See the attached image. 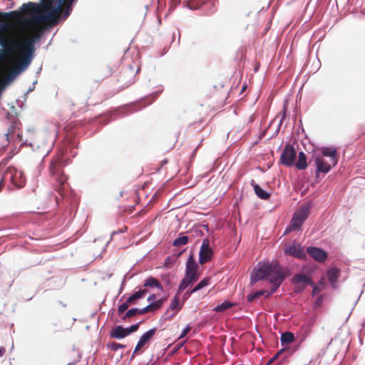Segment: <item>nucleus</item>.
I'll return each instance as SVG.
<instances>
[{"mask_svg": "<svg viewBox=\"0 0 365 365\" xmlns=\"http://www.w3.org/2000/svg\"><path fill=\"white\" fill-rule=\"evenodd\" d=\"M38 37L39 36L36 35L35 38L31 37L23 41H18L11 36H0V46L4 47V49L0 51V61L3 60L4 56H11L19 53L18 63L7 74L4 80V85L13 80L18 73L30 65L35 51V41Z\"/></svg>", "mask_w": 365, "mask_h": 365, "instance_id": "1", "label": "nucleus"}, {"mask_svg": "<svg viewBox=\"0 0 365 365\" xmlns=\"http://www.w3.org/2000/svg\"><path fill=\"white\" fill-rule=\"evenodd\" d=\"M63 4L61 3L58 6L46 9L43 6L44 11H48L45 15H38L40 11L39 6L36 3L29 2L21 6V11H13L9 13H0V21L8 19L18 20L22 15L31 16V21L34 24L46 23L50 26H55L58 24L59 16L61 13Z\"/></svg>", "mask_w": 365, "mask_h": 365, "instance_id": "2", "label": "nucleus"}, {"mask_svg": "<svg viewBox=\"0 0 365 365\" xmlns=\"http://www.w3.org/2000/svg\"><path fill=\"white\" fill-rule=\"evenodd\" d=\"M267 278L272 284L269 293L267 297L274 294L285 279L283 269L277 261L267 262L259 264L255 274H252L251 281L255 282L260 279Z\"/></svg>", "mask_w": 365, "mask_h": 365, "instance_id": "3", "label": "nucleus"}, {"mask_svg": "<svg viewBox=\"0 0 365 365\" xmlns=\"http://www.w3.org/2000/svg\"><path fill=\"white\" fill-rule=\"evenodd\" d=\"M69 160L65 158L63 150L58 151L52 158L49 165L51 175L54 180L58 182L56 190L61 193L68 180V176L65 174L63 168L68 163Z\"/></svg>", "mask_w": 365, "mask_h": 365, "instance_id": "4", "label": "nucleus"}, {"mask_svg": "<svg viewBox=\"0 0 365 365\" xmlns=\"http://www.w3.org/2000/svg\"><path fill=\"white\" fill-rule=\"evenodd\" d=\"M321 173H327L334 167L338 162V154L334 147L321 148Z\"/></svg>", "mask_w": 365, "mask_h": 365, "instance_id": "5", "label": "nucleus"}, {"mask_svg": "<svg viewBox=\"0 0 365 365\" xmlns=\"http://www.w3.org/2000/svg\"><path fill=\"white\" fill-rule=\"evenodd\" d=\"M309 211V205H305L301 207V209L295 212L294 215L289 225L286 228L285 233L290 232L292 231L299 230L307 217Z\"/></svg>", "mask_w": 365, "mask_h": 365, "instance_id": "6", "label": "nucleus"}, {"mask_svg": "<svg viewBox=\"0 0 365 365\" xmlns=\"http://www.w3.org/2000/svg\"><path fill=\"white\" fill-rule=\"evenodd\" d=\"M4 179L10 181L15 187H22L26 182V177L22 171L9 167L4 173Z\"/></svg>", "mask_w": 365, "mask_h": 365, "instance_id": "7", "label": "nucleus"}, {"mask_svg": "<svg viewBox=\"0 0 365 365\" xmlns=\"http://www.w3.org/2000/svg\"><path fill=\"white\" fill-rule=\"evenodd\" d=\"M297 156V152L293 146L287 145L280 156V163L285 166L294 165Z\"/></svg>", "mask_w": 365, "mask_h": 365, "instance_id": "8", "label": "nucleus"}, {"mask_svg": "<svg viewBox=\"0 0 365 365\" xmlns=\"http://www.w3.org/2000/svg\"><path fill=\"white\" fill-rule=\"evenodd\" d=\"M198 267L193 255H190L186 262L185 277L195 282L199 277Z\"/></svg>", "mask_w": 365, "mask_h": 365, "instance_id": "9", "label": "nucleus"}, {"mask_svg": "<svg viewBox=\"0 0 365 365\" xmlns=\"http://www.w3.org/2000/svg\"><path fill=\"white\" fill-rule=\"evenodd\" d=\"M284 253L286 255L293 256L300 259H306L307 255L304 251V249L299 244L293 242L292 245H286L284 247Z\"/></svg>", "mask_w": 365, "mask_h": 365, "instance_id": "10", "label": "nucleus"}, {"mask_svg": "<svg viewBox=\"0 0 365 365\" xmlns=\"http://www.w3.org/2000/svg\"><path fill=\"white\" fill-rule=\"evenodd\" d=\"M156 328H153L149 329L148 331L145 332L141 336L140 340L138 341V344L135 346L131 358H133L135 355L138 353V351H140L143 347H144L153 339V337L156 333Z\"/></svg>", "mask_w": 365, "mask_h": 365, "instance_id": "11", "label": "nucleus"}, {"mask_svg": "<svg viewBox=\"0 0 365 365\" xmlns=\"http://www.w3.org/2000/svg\"><path fill=\"white\" fill-rule=\"evenodd\" d=\"M212 256V250L210 247L209 240H204L202 241L200 253H199V262L201 264H204L209 262Z\"/></svg>", "mask_w": 365, "mask_h": 365, "instance_id": "12", "label": "nucleus"}, {"mask_svg": "<svg viewBox=\"0 0 365 365\" xmlns=\"http://www.w3.org/2000/svg\"><path fill=\"white\" fill-rule=\"evenodd\" d=\"M340 275V269L335 266L329 267L326 272V277L327 278L328 282L334 289L338 287V281Z\"/></svg>", "mask_w": 365, "mask_h": 365, "instance_id": "13", "label": "nucleus"}, {"mask_svg": "<svg viewBox=\"0 0 365 365\" xmlns=\"http://www.w3.org/2000/svg\"><path fill=\"white\" fill-rule=\"evenodd\" d=\"M216 0H190L188 6L191 9H197L205 7L207 9L213 8L215 6Z\"/></svg>", "mask_w": 365, "mask_h": 365, "instance_id": "14", "label": "nucleus"}, {"mask_svg": "<svg viewBox=\"0 0 365 365\" xmlns=\"http://www.w3.org/2000/svg\"><path fill=\"white\" fill-rule=\"evenodd\" d=\"M182 308L180 305V299L175 297L169 307V309L164 313L165 319H170L173 318Z\"/></svg>", "mask_w": 365, "mask_h": 365, "instance_id": "15", "label": "nucleus"}, {"mask_svg": "<svg viewBox=\"0 0 365 365\" xmlns=\"http://www.w3.org/2000/svg\"><path fill=\"white\" fill-rule=\"evenodd\" d=\"M292 281L296 284L298 290H302L304 287L312 284L309 277L304 274H297L294 276Z\"/></svg>", "mask_w": 365, "mask_h": 365, "instance_id": "16", "label": "nucleus"}, {"mask_svg": "<svg viewBox=\"0 0 365 365\" xmlns=\"http://www.w3.org/2000/svg\"><path fill=\"white\" fill-rule=\"evenodd\" d=\"M128 336L127 330L122 326L118 325L112 329L110 332V338L120 339Z\"/></svg>", "mask_w": 365, "mask_h": 365, "instance_id": "17", "label": "nucleus"}, {"mask_svg": "<svg viewBox=\"0 0 365 365\" xmlns=\"http://www.w3.org/2000/svg\"><path fill=\"white\" fill-rule=\"evenodd\" d=\"M148 292V290L145 288L135 292L132 296L127 299L128 303H130V304H135L137 301L139 299L143 298Z\"/></svg>", "mask_w": 365, "mask_h": 365, "instance_id": "18", "label": "nucleus"}, {"mask_svg": "<svg viewBox=\"0 0 365 365\" xmlns=\"http://www.w3.org/2000/svg\"><path fill=\"white\" fill-rule=\"evenodd\" d=\"M143 287H155V288L158 289L160 291L163 290V286L161 285V284L159 282V280L155 279V278H154V277H152L148 278L145 281V282L143 284Z\"/></svg>", "mask_w": 365, "mask_h": 365, "instance_id": "19", "label": "nucleus"}, {"mask_svg": "<svg viewBox=\"0 0 365 365\" xmlns=\"http://www.w3.org/2000/svg\"><path fill=\"white\" fill-rule=\"evenodd\" d=\"M296 167L299 170H304L307 168V158L303 152L299 153L298 160L295 163Z\"/></svg>", "mask_w": 365, "mask_h": 365, "instance_id": "20", "label": "nucleus"}, {"mask_svg": "<svg viewBox=\"0 0 365 365\" xmlns=\"http://www.w3.org/2000/svg\"><path fill=\"white\" fill-rule=\"evenodd\" d=\"M255 192L257 196L262 200H267L270 195L265 190H264L259 185H255L254 186Z\"/></svg>", "mask_w": 365, "mask_h": 365, "instance_id": "21", "label": "nucleus"}, {"mask_svg": "<svg viewBox=\"0 0 365 365\" xmlns=\"http://www.w3.org/2000/svg\"><path fill=\"white\" fill-rule=\"evenodd\" d=\"M267 293H269V292H267V291H265V290H260V291H257L252 294H250L247 296V301L249 302H254L255 300L257 299L258 298H259L261 296L264 295V294H266L265 297H267Z\"/></svg>", "mask_w": 365, "mask_h": 365, "instance_id": "22", "label": "nucleus"}, {"mask_svg": "<svg viewBox=\"0 0 365 365\" xmlns=\"http://www.w3.org/2000/svg\"><path fill=\"white\" fill-rule=\"evenodd\" d=\"M307 253L315 261L319 262V248L315 247H309L307 249Z\"/></svg>", "mask_w": 365, "mask_h": 365, "instance_id": "23", "label": "nucleus"}, {"mask_svg": "<svg viewBox=\"0 0 365 365\" xmlns=\"http://www.w3.org/2000/svg\"><path fill=\"white\" fill-rule=\"evenodd\" d=\"M294 340V335L290 331H286L281 335L282 344H290Z\"/></svg>", "mask_w": 365, "mask_h": 365, "instance_id": "24", "label": "nucleus"}, {"mask_svg": "<svg viewBox=\"0 0 365 365\" xmlns=\"http://www.w3.org/2000/svg\"><path fill=\"white\" fill-rule=\"evenodd\" d=\"M234 306L233 303H231L228 301H225L224 302L221 303L220 304L217 305L214 310L217 312H225V310L232 307Z\"/></svg>", "mask_w": 365, "mask_h": 365, "instance_id": "25", "label": "nucleus"}, {"mask_svg": "<svg viewBox=\"0 0 365 365\" xmlns=\"http://www.w3.org/2000/svg\"><path fill=\"white\" fill-rule=\"evenodd\" d=\"M210 278H204L202 281H200L193 289L192 292H197L205 287H207L210 284Z\"/></svg>", "mask_w": 365, "mask_h": 365, "instance_id": "26", "label": "nucleus"}, {"mask_svg": "<svg viewBox=\"0 0 365 365\" xmlns=\"http://www.w3.org/2000/svg\"><path fill=\"white\" fill-rule=\"evenodd\" d=\"M188 242V237L187 236H181L178 238L175 239L173 242V245L175 247H179L181 245H185Z\"/></svg>", "mask_w": 365, "mask_h": 365, "instance_id": "27", "label": "nucleus"}, {"mask_svg": "<svg viewBox=\"0 0 365 365\" xmlns=\"http://www.w3.org/2000/svg\"><path fill=\"white\" fill-rule=\"evenodd\" d=\"M194 283L192 280H190L186 277L182 279L178 287V292H182L190 284Z\"/></svg>", "mask_w": 365, "mask_h": 365, "instance_id": "28", "label": "nucleus"}, {"mask_svg": "<svg viewBox=\"0 0 365 365\" xmlns=\"http://www.w3.org/2000/svg\"><path fill=\"white\" fill-rule=\"evenodd\" d=\"M107 347L112 351H117L119 349H124L126 345L116 343L115 341H110L107 344Z\"/></svg>", "mask_w": 365, "mask_h": 365, "instance_id": "29", "label": "nucleus"}, {"mask_svg": "<svg viewBox=\"0 0 365 365\" xmlns=\"http://www.w3.org/2000/svg\"><path fill=\"white\" fill-rule=\"evenodd\" d=\"M136 314H139V309L137 308H133L127 311V312L125 314L124 317H123V319H126L128 318H130Z\"/></svg>", "mask_w": 365, "mask_h": 365, "instance_id": "30", "label": "nucleus"}, {"mask_svg": "<svg viewBox=\"0 0 365 365\" xmlns=\"http://www.w3.org/2000/svg\"><path fill=\"white\" fill-rule=\"evenodd\" d=\"M129 305H130V303H128V299L124 302L122 304H120L119 307H118V314H123L125 311H126L129 307Z\"/></svg>", "mask_w": 365, "mask_h": 365, "instance_id": "31", "label": "nucleus"}, {"mask_svg": "<svg viewBox=\"0 0 365 365\" xmlns=\"http://www.w3.org/2000/svg\"><path fill=\"white\" fill-rule=\"evenodd\" d=\"M55 1H61V0H43V6L46 9L51 8V4Z\"/></svg>", "mask_w": 365, "mask_h": 365, "instance_id": "32", "label": "nucleus"}, {"mask_svg": "<svg viewBox=\"0 0 365 365\" xmlns=\"http://www.w3.org/2000/svg\"><path fill=\"white\" fill-rule=\"evenodd\" d=\"M163 302V299H158V301L151 303L153 311L159 309L162 307Z\"/></svg>", "mask_w": 365, "mask_h": 365, "instance_id": "33", "label": "nucleus"}, {"mask_svg": "<svg viewBox=\"0 0 365 365\" xmlns=\"http://www.w3.org/2000/svg\"><path fill=\"white\" fill-rule=\"evenodd\" d=\"M163 302V299H158V301L151 303L153 311L159 309L162 307Z\"/></svg>", "mask_w": 365, "mask_h": 365, "instance_id": "34", "label": "nucleus"}, {"mask_svg": "<svg viewBox=\"0 0 365 365\" xmlns=\"http://www.w3.org/2000/svg\"><path fill=\"white\" fill-rule=\"evenodd\" d=\"M285 351V349H282L279 351L272 359H269L267 365H269L273 363L277 358H279L283 353Z\"/></svg>", "mask_w": 365, "mask_h": 365, "instance_id": "35", "label": "nucleus"}, {"mask_svg": "<svg viewBox=\"0 0 365 365\" xmlns=\"http://www.w3.org/2000/svg\"><path fill=\"white\" fill-rule=\"evenodd\" d=\"M153 311L151 303L145 307L139 309V314H144L147 312Z\"/></svg>", "mask_w": 365, "mask_h": 365, "instance_id": "36", "label": "nucleus"}, {"mask_svg": "<svg viewBox=\"0 0 365 365\" xmlns=\"http://www.w3.org/2000/svg\"><path fill=\"white\" fill-rule=\"evenodd\" d=\"M138 328H139V324L138 323V324H133V325L130 326V327L125 328V329L127 330L128 335H129L130 334L136 331L138 329Z\"/></svg>", "mask_w": 365, "mask_h": 365, "instance_id": "37", "label": "nucleus"}, {"mask_svg": "<svg viewBox=\"0 0 365 365\" xmlns=\"http://www.w3.org/2000/svg\"><path fill=\"white\" fill-rule=\"evenodd\" d=\"M365 134V126L363 128H356V134L355 139H358L361 138L362 135Z\"/></svg>", "mask_w": 365, "mask_h": 365, "instance_id": "38", "label": "nucleus"}, {"mask_svg": "<svg viewBox=\"0 0 365 365\" xmlns=\"http://www.w3.org/2000/svg\"><path fill=\"white\" fill-rule=\"evenodd\" d=\"M315 164H316V176L318 178L319 176V158L317 157L315 158Z\"/></svg>", "mask_w": 365, "mask_h": 365, "instance_id": "39", "label": "nucleus"}, {"mask_svg": "<svg viewBox=\"0 0 365 365\" xmlns=\"http://www.w3.org/2000/svg\"><path fill=\"white\" fill-rule=\"evenodd\" d=\"M190 331V327L189 326L186 327L182 331L181 334H180V338L182 337H184L185 336H186L188 332Z\"/></svg>", "mask_w": 365, "mask_h": 365, "instance_id": "40", "label": "nucleus"}, {"mask_svg": "<svg viewBox=\"0 0 365 365\" xmlns=\"http://www.w3.org/2000/svg\"><path fill=\"white\" fill-rule=\"evenodd\" d=\"M327 258V254L324 250H321V263L324 262Z\"/></svg>", "mask_w": 365, "mask_h": 365, "instance_id": "41", "label": "nucleus"}, {"mask_svg": "<svg viewBox=\"0 0 365 365\" xmlns=\"http://www.w3.org/2000/svg\"><path fill=\"white\" fill-rule=\"evenodd\" d=\"M195 292H192V289H188L187 290V292L185 293L184 296H183V299L184 300H186L187 299H188V297L192 294L194 293Z\"/></svg>", "mask_w": 365, "mask_h": 365, "instance_id": "42", "label": "nucleus"}, {"mask_svg": "<svg viewBox=\"0 0 365 365\" xmlns=\"http://www.w3.org/2000/svg\"><path fill=\"white\" fill-rule=\"evenodd\" d=\"M66 6V11H65V13H64V18H67L69 14H70V10H71V8L70 6Z\"/></svg>", "mask_w": 365, "mask_h": 365, "instance_id": "43", "label": "nucleus"}, {"mask_svg": "<svg viewBox=\"0 0 365 365\" xmlns=\"http://www.w3.org/2000/svg\"><path fill=\"white\" fill-rule=\"evenodd\" d=\"M156 299V296L155 294H150L148 297V302H153L155 301Z\"/></svg>", "mask_w": 365, "mask_h": 365, "instance_id": "44", "label": "nucleus"}, {"mask_svg": "<svg viewBox=\"0 0 365 365\" xmlns=\"http://www.w3.org/2000/svg\"><path fill=\"white\" fill-rule=\"evenodd\" d=\"M75 0H64V4L66 6H71V4Z\"/></svg>", "mask_w": 365, "mask_h": 365, "instance_id": "45", "label": "nucleus"}, {"mask_svg": "<svg viewBox=\"0 0 365 365\" xmlns=\"http://www.w3.org/2000/svg\"><path fill=\"white\" fill-rule=\"evenodd\" d=\"M4 181H8L7 180L4 179V176L2 177L0 181V190H1L2 187L4 186Z\"/></svg>", "mask_w": 365, "mask_h": 365, "instance_id": "46", "label": "nucleus"}, {"mask_svg": "<svg viewBox=\"0 0 365 365\" xmlns=\"http://www.w3.org/2000/svg\"><path fill=\"white\" fill-rule=\"evenodd\" d=\"M5 353V349L4 347H0V356H2Z\"/></svg>", "mask_w": 365, "mask_h": 365, "instance_id": "47", "label": "nucleus"}, {"mask_svg": "<svg viewBox=\"0 0 365 365\" xmlns=\"http://www.w3.org/2000/svg\"><path fill=\"white\" fill-rule=\"evenodd\" d=\"M320 284H321V291L325 288V284L324 282H323V279H321V282H320Z\"/></svg>", "mask_w": 365, "mask_h": 365, "instance_id": "48", "label": "nucleus"}, {"mask_svg": "<svg viewBox=\"0 0 365 365\" xmlns=\"http://www.w3.org/2000/svg\"><path fill=\"white\" fill-rule=\"evenodd\" d=\"M259 63H257L255 68H254V71L255 72H257L258 69H259Z\"/></svg>", "mask_w": 365, "mask_h": 365, "instance_id": "49", "label": "nucleus"}, {"mask_svg": "<svg viewBox=\"0 0 365 365\" xmlns=\"http://www.w3.org/2000/svg\"><path fill=\"white\" fill-rule=\"evenodd\" d=\"M318 303H319V297H317V298H316V301H315V304H316V305H317Z\"/></svg>", "mask_w": 365, "mask_h": 365, "instance_id": "50", "label": "nucleus"}, {"mask_svg": "<svg viewBox=\"0 0 365 365\" xmlns=\"http://www.w3.org/2000/svg\"><path fill=\"white\" fill-rule=\"evenodd\" d=\"M313 292H314V294H317V287H314V288Z\"/></svg>", "mask_w": 365, "mask_h": 365, "instance_id": "51", "label": "nucleus"}, {"mask_svg": "<svg viewBox=\"0 0 365 365\" xmlns=\"http://www.w3.org/2000/svg\"><path fill=\"white\" fill-rule=\"evenodd\" d=\"M329 160V158H326V161L328 162Z\"/></svg>", "mask_w": 365, "mask_h": 365, "instance_id": "52", "label": "nucleus"}]
</instances>
